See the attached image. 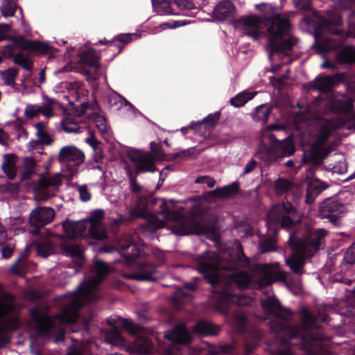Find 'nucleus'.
<instances>
[{
    "label": "nucleus",
    "instance_id": "nucleus-50",
    "mask_svg": "<svg viewBox=\"0 0 355 355\" xmlns=\"http://www.w3.org/2000/svg\"><path fill=\"white\" fill-rule=\"evenodd\" d=\"M55 103V101L51 98H47V103L42 107H38L39 114H42L46 117H51L53 115L52 105Z\"/></svg>",
    "mask_w": 355,
    "mask_h": 355
},
{
    "label": "nucleus",
    "instance_id": "nucleus-59",
    "mask_svg": "<svg viewBox=\"0 0 355 355\" xmlns=\"http://www.w3.org/2000/svg\"><path fill=\"white\" fill-rule=\"evenodd\" d=\"M87 167L89 170L98 171L101 174V176H102L101 178H106L105 175V173L104 171L103 166L100 165L96 160H95L94 162H88L87 164Z\"/></svg>",
    "mask_w": 355,
    "mask_h": 355
},
{
    "label": "nucleus",
    "instance_id": "nucleus-17",
    "mask_svg": "<svg viewBox=\"0 0 355 355\" xmlns=\"http://www.w3.org/2000/svg\"><path fill=\"white\" fill-rule=\"evenodd\" d=\"M54 217L55 211L52 208L39 207L31 212L29 221L32 226L42 227L52 222Z\"/></svg>",
    "mask_w": 355,
    "mask_h": 355
},
{
    "label": "nucleus",
    "instance_id": "nucleus-27",
    "mask_svg": "<svg viewBox=\"0 0 355 355\" xmlns=\"http://www.w3.org/2000/svg\"><path fill=\"white\" fill-rule=\"evenodd\" d=\"M270 142V146L262 145L259 149L257 153L258 157L260 159L263 160L266 164H270L278 162L279 157L274 146L272 141Z\"/></svg>",
    "mask_w": 355,
    "mask_h": 355
},
{
    "label": "nucleus",
    "instance_id": "nucleus-45",
    "mask_svg": "<svg viewBox=\"0 0 355 355\" xmlns=\"http://www.w3.org/2000/svg\"><path fill=\"white\" fill-rule=\"evenodd\" d=\"M3 78L4 83L8 86H14L15 85V79L18 75V69L16 68H8L3 73Z\"/></svg>",
    "mask_w": 355,
    "mask_h": 355
},
{
    "label": "nucleus",
    "instance_id": "nucleus-47",
    "mask_svg": "<svg viewBox=\"0 0 355 355\" xmlns=\"http://www.w3.org/2000/svg\"><path fill=\"white\" fill-rule=\"evenodd\" d=\"M10 41L15 47L29 51L32 40H26L24 36L20 35L10 37Z\"/></svg>",
    "mask_w": 355,
    "mask_h": 355
},
{
    "label": "nucleus",
    "instance_id": "nucleus-60",
    "mask_svg": "<svg viewBox=\"0 0 355 355\" xmlns=\"http://www.w3.org/2000/svg\"><path fill=\"white\" fill-rule=\"evenodd\" d=\"M97 128L102 132H105L107 129L106 119L104 116L97 115L94 119Z\"/></svg>",
    "mask_w": 355,
    "mask_h": 355
},
{
    "label": "nucleus",
    "instance_id": "nucleus-57",
    "mask_svg": "<svg viewBox=\"0 0 355 355\" xmlns=\"http://www.w3.org/2000/svg\"><path fill=\"white\" fill-rule=\"evenodd\" d=\"M14 309L15 306L12 304L0 302V319L10 313Z\"/></svg>",
    "mask_w": 355,
    "mask_h": 355
},
{
    "label": "nucleus",
    "instance_id": "nucleus-44",
    "mask_svg": "<svg viewBox=\"0 0 355 355\" xmlns=\"http://www.w3.org/2000/svg\"><path fill=\"white\" fill-rule=\"evenodd\" d=\"M51 46L44 42L32 40L30 47V52L38 54H46L50 51Z\"/></svg>",
    "mask_w": 355,
    "mask_h": 355
},
{
    "label": "nucleus",
    "instance_id": "nucleus-20",
    "mask_svg": "<svg viewBox=\"0 0 355 355\" xmlns=\"http://www.w3.org/2000/svg\"><path fill=\"white\" fill-rule=\"evenodd\" d=\"M134 35V34L130 33H121L114 37L112 40H100L95 45L107 44L109 48H114L116 52L114 53V56H116L122 51L123 45L132 42Z\"/></svg>",
    "mask_w": 355,
    "mask_h": 355
},
{
    "label": "nucleus",
    "instance_id": "nucleus-53",
    "mask_svg": "<svg viewBox=\"0 0 355 355\" xmlns=\"http://www.w3.org/2000/svg\"><path fill=\"white\" fill-rule=\"evenodd\" d=\"M343 259L347 264L355 263V243H354L345 252Z\"/></svg>",
    "mask_w": 355,
    "mask_h": 355
},
{
    "label": "nucleus",
    "instance_id": "nucleus-26",
    "mask_svg": "<svg viewBox=\"0 0 355 355\" xmlns=\"http://www.w3.org/2000/svg\"><path fill=\"white\" fill-rule=\"evenodd\" d=\"M17 159L18 157L12 153L4 155L1 168L6 178H16L17 169L19 168L17 166Z\"/></svg>",
    "mask_w": 355,
    "mask_h": 355
},
{
    "label": "nucleus",
    "instance_id": "nucleus-34",
    "mask_svg": "<svg viewBox=\"0 0 355 355\" xmlns=\"http://www.w3.org/2000/svg\"><path fill=\"white\" fill-rule=\"evenodd\" d=\"M17 10H19V14L23 17V10L21 7H18L14 0H3L1 6V12L4 17L14 16Z\"/></svg>",
    "mask_w": 355,
    "mask_h": 355
},
{
    "label": "nucleus",
    "instance_id": "nucleus-5",
    "mask_svg": "<svg viewBox=\"0 0 355 355\" xmlns=\"http://www.w3.org/2000/svg\"><path fill=\"white\" fill-rule=\"evenodd\" d=\"M238 23L241 26L243 33L254 40H259L262 36L261 26L266 27L268 46L272 52H286L292 50L296 44V38L288 36L291 23L290 19L281 14H266L263 16L256 15H244L239 18Z\"/></svg>",
    "mask_w": 355,
    "mask_h": 355
},
{
    "label": "nucleus",
    "instance_id": "nucleus-63",
    "mask_svg": "<svg viewBox=\"0 0 355 355\" xmlns=\"http://www.w3.org/2000/svg\"><path fill=\"white\" fill-rule=\"evenodd\" d=\"M24 114L28 119H33L39 114V108H35L34 106L27 107Z\"/></svg>",
    "mask_w": 355,
    "mask_h": 355
},
{
    "label": "nucleus",
    "instance_id": "nucleus-14",
    "mask_svg": "<svg viewBox=\"0 0 355 355\" xmlns=\"http://www.w3.org/2000/svg\"><path fill=\"white\" fill-rule=\"evenodd\" d=\"M331 152V147H322V146L313 144L311 148L304 151L302 163V164H310L308 170L311 171V175H313L315 169L322 166L323 160Z\"/></svg>",
    "mask_w": 355,
    "mask_h": 355
},
{
    "label": "nucleus",
    "instance_id": "nucleus-25",
    "mask_svg": "<svg viewBox=\"0 0 355 355\" xmlns=\"http://www.w3.org/2000/svg\"><path fill=\"white\" fill-rule=\"evenodd\" d=\"M327 188V185L320 179H310L307 183L306 202L312 204L317 196Z\"/></svg>",
    "mask_w": 355,
    "mask_h": 355
},
{
    "label": "nucleus",
    "instance_id": "nucleus-9",
    "mask_svg": "<svg viewBox=\"0 0 355 355\" xmlns=\"http://www.w3.org/2000/svg\"><path fill=\"white\" fill-rule=\"evenodd\" d=\"M302 21L307 25L314 27L315 41L312 49L318 54L324 55L328 51V43L326 40L322 38L324 30H329L332 26H340L343 24L341 17L335 14L331 19H327L323 16H318L315 14L307 15L302 18Z\"/></svg>",
    "mask_w": 355,
    "mask_h": 355
},
{
    "label": "nucleus",
    "instance_id": "nucleus-52",
    "mask_svg": "<svg viewBox=\"0 0 355 355\" xmlns=\"http://www.w3.org/2000/svg\"><path fill=\"white\" fill-rule=\"evenodd\" d=\"M148 223L150 230H157L166 226V221L158 218L154 215L150 216Z\"/></svg>",
    "mask_w": 355,
    "mask_h": 355
},
{
    "label": "nucleus",
    "instance_id": "nucleus-33",
    "mask_svg": "<svg viewBox=\"0 0 355 355\" xmlns=\"http://www.w3.org/2000/svg\"><path fill=\"white\" fill-rule=\"evenodd\" d=\"M272 112V107L267 104L257 106L251 114L252 119L256 122L266 123Z\"/></svg>",
    "mask_w": 355,
    "mask_h": 355
},
{
    "label": "nucleus",
    "instance_id": "nucleus-6",
    "mask_svg": "<svg viewBox=\"0 0 355 355\" xmlns=\"http://www.w3.org/2000/svg\"><path fill=\"white\" fill-rule=\"evenodd\" d=\"M327 234L324 229L312 230L309 227L297 228L290 234L288 243L293 253L286 262L293 272L297 275L304 272V260L318 250Z\"/></svg>",
    "mask_w": 355,
    "mask_h": 355
},
{
    "label": "nucleus",
    "instance_id": "nucleus-49",
    "mask_svg": "<svg viewBox=\"0 0 355 355\" xmlns=\"http://www.w3.org/2000/svg\"><path fill=\"white\" fill-rule=\"evenodd\" d=\"M259 248L263 252L273 251L275 249V240L273 238L265 239L261 241Z\"/></svg>",
    "mask_w": 355,
    "mask_h": 355
},
{
    "label": "nucleus",
    "instance_id": "nucleus-61",
    "mask_svg": "<svg viewBox=\"0 0 355 355\" xmlns=\"http://www.w3.org/2000/svg\"><path fill=\"white\" fill-rule=\"evenodd\" d=\"M67 355H89L86 350L79 346H71L68 349Z\"/></svg>",
    "mask_w": 355,
    "mask_h": 355
},
{
    "label": "nucleus",
    "instance_id": "nucleus-11",
    "mask_svg": "<svg viewBox=\"0 0 355 355\" xmlns=\"http://www.w3.org/2000/svg\"><path fill=\"white\" fill-rule=\"evenodd\" d=\"M300 220V214L287 202L283 205H274L268 213L266 223L268 225L277 223L284 228L291 230Z\"/></svg>",
    "mask_w": 355,
    "mask_h": 355
},
{
    "label": "nucleus",
    "instance_id": "nucleus-3",
    "mask_svg": "<svg viewBox=\"0 0 355 355\" xmlns=\"http://www.w3.org/2000/svg\"><path fill=\"white\" fill-rule=\"evenodd\" d=\"M108 271L107 266L103 261L96 260L94 269L87 280L72 293L64 297L62 307L58 315L49 317L47 309L38 307L31 310V325L40 334L50 336L54 334L62 336L64 326L74 323L78 318V309L83 305L99 299L98 285L104 279Z\"/></svg>",
    "mask_w": 355,
    "mask_h": 355
},
{
    "label": "nucleus",
    "instance_id": "nucleus-51",
    "mask_svg": "<svg viewBox=\"0 0 355 355\" xmlns=\"http://www.w3.org/2000/svg\"><path fill=\"white\" fill-rule=\"evenodd\" d=\"M291 187L292 185L289 179H277L275 182V189L279 193L288 191Z\"/></svg>",
    "mask_w": 355,
    "mask_h": 355
},
{
    "label": "nucleus",
    "instance_id": "nucleus-28",
    "mask_svg": "<svg viewBox=\"0 0 355 355\" xmlns=\"http://www.w3.org/2000/svg\"><path fill=\"white\" fill-rule=\"evenodd\" d=\"M193 331L196 335L202 336L216 335L219 331V328L208 321L201 320L196 324Z\"/></svg>",
    "mask_w": 355,
    "mask_h": 355
},
{
    "label": "nucleus",
    "instance_id": "nucleus-15",
    "mask_svg": "<svg viewBox=\"0 0 355 355\" xmlns=\"http://www.w3.org/2000/svg\"><path fill=\"white\" fill-rule=\"evenodd\" d=\"M49 165L50 163L44 165L42 170L40 166L36 164L35 160L31 157H26L22 159L21 173L19 178H31L33 175H38L40 178H49ZM52 178H66L65 175L57 173Z\"/></svg>",
    "mask_w": 355,
    "mask_h": 355
},
{
    "label": "nucleus",
    "instance_id": "nucleus-24",
    "mask_svg": "<svg viewBox=\"0 0 355 355\" xmlns=\"http://www.w3.org/2000/svg\"><path fill=\"white\" fill-rule=\"evenodd\" d=\"M234 6L230 0L220 1L213 11V17L218 21H225L234 12Z\"/></svg>",
    "mask_w": 355,
    "mask_h": 355
},
{
    "label": "nucleus",
    "instance_id": "nucleus-43",
    "mask_svg": "<svg viewBox=\"0 0 355 355\" xmlns=\"http://www.w3.org/2000/svg\"><path fill=\"white\" fill-rule=\"evenodd\" d=\"M28 261L25 259V254H21L19 260L10 267V271L19 275H24L31 268H28Z\"/></svg>",
    "mask_w": 355,
    "mask_h": 355
},
{
    "label": "nucleus",
    "instance_id": "nucleus-4",
    "mask_svg": "<svg viewBox=\"0 0 355 355\" xmlns=\"http://www.w3.org/2000/svg\"><path fill=\"white\" fill-rule=\"evenodd\" d=\"M187 202H191L193 205V207L190 211L191 216L189 218L184 217L182 213L184 207L176 205L173 200L155 199L150 194H148V196H141L137 200L135 207L128 208V219L145 217L150 206L158 205L160 209L159 213L165 220L174 223L171 229L175 234L186 235L190 233L198 234L207 233V228L194 216V215L198 214L201 211L199 202H193L192 198L187 200Z\"/></svg>",
    "mask_w": 355,
    "mask_h": 355
},
{
    "label": "nucleus",
    "instance_id": "nucleus-54",
    "mask_svg": "<svg viewBox=\"0 0 355 355\" xmlns=\"http://www.w3.org/2000/svg\"><path fill=\"white\" fill-rule=\"evenodd\" d=\"M174 6L180 10H191L194 8L192 0H173Z\"/></svg>",
    "mask_w": 355,
    "mask_h": 355
},
{
    "label": "nucleus",
    "instance_id": "nucleus-64",
    "mask_svg": "<svg viewBox=\"0 0 355 355\" xmlns=\"http://www.w3.org/2000/svg\"><path fill=\"white\" fill-rule=\"evenodd\" d=\"M62 129L67 133H78L80 132V127L77 125V124H73L71 126L70 124H67L66 123L62 124Z\"/></svg>",
    "mask_w": 355,
    "mask_h": 355
},
{
    "label": "nucleus",
    "instance_id": "nucleus-1",
    "mask_svg": "<svg viewBox=\"0 0 355 355\" xmlns=\"http://www.w3.org/2000/svg\"><path fill=\"white\" fill-rule=\"evenodd\" d=\"M249 259L243 254L238 241L234 242V250L220 253L207 252L198 257V270L207 282L216 287L218 300L216 308L223 313L229 311L228 306L250 305L252 299L240 295L239 290L245 288H261L270 285L279 278V263L259 264L250 272H232L234 270L248 268Z\"/></svg>",
    "mask_w": 355,
    "mask_h": 355
},
{
    "label": "nucleus",
    "instance_id": "nucleus-35",
    "mask_svg": "<svg viewBox=\"0 0 355 355\" xmlns=\"http://www.w3.org/2000/svg\"><path fill=\"white\" fill-rule=\"evenodd\" d=\"M295 8L297 10L305 12L303 18L307 15H312L315 14L318 16H321L318 12L314 10L312 2L313 0H291Z\"/></svg>",
    "mask_w": 355,
    "mask_h": 355
},
{
    "label": "nucleus",
    "instance_id": "nucleus-37",
    "mask_svg": "<svg viewBox=\"0 0 355 355\" xmlns=\"http://www.w3.org/2000/svg\"><path fill=\"white\" fill-rule=\"evenodd\" d=\"M333 85L334 80L330 76H318L315 79L314 87L320 92L327 93L331 89Z\"/></svg>",
    "mask_w": 355,
    "mask_h": 355
},
{
    "label": "nucleus",
    "instance_id": "nucleus-16",
    "mask_svg": "<svg viewBox=\"0 0 355 355\" xmlns=\"http://www.w3.org/2000/svg\"><path fill=\"white\" fill-rule=\"evenodd\" d=\"M345 211V207L343 204L334 199H326L320 206V217L322 218H329L334 223Z\"/></svg>",
    "mask_w": 355,
    "mask_h": 355
},
{
    "label": "nucleus",
    "instance_id": "nucleus-38",
    "mask_svg": "<svg viewBox=\"0 0 355 355\" xmlns=\"http://www.w3.org/2000/svg\"><path fill=\"white\" fill-rule=\"evenodd\" d=\"M257 92H243L234 97L232 98L230 101V104L235 107H240L244 105L247 102L250 100L252 99Z\"/></svg>",
    "mask_w": 355,
    "mask_h": 355
},
{
    "label": "nucleus",
    "instance_id": "nucleus-13",
    "mask_svg": "<svg viewBox=\"0 0 355 355\" xmlns=\"http://www.w3.org/2000/svg\"><path fill=\"white\" fill-rule=\"evenodd\" d=\"M58 160L65 164L69 168V178H73L78 173V167L85 160L84 153L74 146H66L60 148Z\"/></svg>",
    "mask_w": 355,
    "mask_h": 355
},
{
    "label": "nucleus",
    "instance_id": "nucleus-58",
    "mask_svg": "<svg viewBox=\"0 0 355 355\" xmlns=\"http://www.w3.org/2000/svg\"><path fill=\"white\" fill-rule=\"evenodd\" d=\"M256 8L257 10H259L261 12H263V15L261 16H263L266 14H277L274 8L269 4L267 3H261L256 5Z\"/></svg>",
    "mask_w": 355,
    "mask_h": 355
},
{
    "label": "nucleus",
    "instance_id": "nucleus-29",
    "mask_svg": "<svg viewBox=\"0 0 355 355\" xmlns=\"http://www.w3.org/2000/svg\"><path fill=\"white\" fill-rule=\"evenodd\" d=\"M80 62L83 65L94 68L98 70L100 69V57H98L95 51L92 49L84 51L80 54Z\"/></svg>",
    "mask_w": 355,
    "mask_h": 355
},
{
    "label": "nucleus",
    "instance_id": "nucleus-22",
    "mask_svg": "<svg viewBox=\"0 0 355 355\" xmlns=\"http://www.w3.org/2000/svg\"><path fill=\"white\" fill-rule=\"evenodd\" d=\"M137 268L132 278L142 281H155L156 277L154 275L156 272V267L147 262L137 263Z\"/></svg>",
    "mask_w": 355,
    "mask_h": 355
},
{
    "label": "nucleus",
    "instance_id": "nucleus-18",
    "mask_svg": "<svg viewBox=\"0 0 355 355\" xmlns=\"http://www.w3.org/2000/svg\"><path fill=\"white\" fill-rule=\"evenodd\" d=\"M165 337L173 343L174 347L179 344L189 343L192 339L191 334L186 328L185 324L182 322L178 324L172 330L167 331L165 334Z\"/></svg>",
    "mask_w": 355,
    "mask_h": 355
},
{
    "label": "nucleus",
    "instance_id": "nucleus-19",
    "mask_svg": "<svg viewBox=\"0 0 355 355\" xmlns=\"http://www.w3.org/2000/svg\"><path fill=\"white\" fill-rule=\"evenodd\" d=\"M268 140L272 141L279 159L284 157H289L293 155L296 150L293 138L291 135L282 140H279L277 139L276 135L270 134L268 135Z\"/></svg>",
    "mask_w": 355,
    "mask_h": 355
},
{
    "label": "nucleus",
    "instance_id": "nucleus-31",
    "mask_svg": "<svg viewBox=\"0 0 355 355\" xmlns=\"http://www.w3.org/2000/svg\"><path fill=\"white\" fill-rule=\"evenodd\" d=\"M153 3L160 15H178L180 14L174 8L173 0L153 1Z\"/></svg>",
    "mask_w": 355,
    "mask_h": 355
},
{
    "label": "nucleus",
    "instance_id": "nucleus-46",
    "mask_svg": "<svg viewBox=\"0 0 355 355\" xmlns=\"http://www.w3.org/2000/svg\"><path fill=\"white\" fill-rule=\"evenodd\" d=\"M13 62L26 71H31L33 69V62L28 58L23 56L21 53L15 54Z\"/></svg>",
    "mask_w": 355,
    "mask_h": 355
},
{
    "label": "nucleus",
    "instance_id": "nucleus-40",
    "mask_svg": "<svg viewBox=\"0 0 355 355\" xmlns=\"http://www.w3.org/2000/svg\"><path fill=\"white\" fill-rule=\"evenodd\" d=\"M237 184L233 183L232 184L213 190L210 191V194L215 197L226 198L235 194L237 192Z\"/></svg>",
    "mask_w": 355,
    "mask_h": 355
},
{
    "label": "nucleus",
    "instance_id": "nucleus-23",
    "mask_svg": "<svg viewBox=\"0 0 355 355\" xmlns=\"http://www.w3.org/2000/svg\"><path fill=\"white\" fill-rule=\"evenodd\" d=\"M118 245L121 250H128L131 248V252L124 253L123 256L127 259L129 264L132 263L133 259L140 255V250L135 244V239L130 238L128 235H123L118 241Z\"/></svg>",
    "mask_w": 355,
    "mask_h": 355
},
{
    "label": "nucleus",
    "instance_id": "nucleus-7",
    "mask_svg": "<svg viewBox=\"0 0 355 355\" xmlns=\"http://www.w3.org/2000/svg\"><path fill=\"white\" fill-rule=\"evenodd\" d=\"M104 211L101 209L94 211L90 216L79 221L65 220L62 228L65 236L69 239L90 236L92 238L102 240L107 238V232L102 225Z\"/></svg>",
    "mask_w": 355,
    "mask_h": 355
},
{
    "label": "nucleus",
    "instance_id": "nucleus-21",
    "mask_svg": "<svg viewBox=\"0 0 355 355\" xmlns=\"http://www.w3.org/2000/svg\"><path fill=\"white\" fill-rule=\"evenodd\" d=\"M353 108L354 102L349 98L338 100L334 104L336 112L345 116L349 122L355 128V112L352 113Z\"/></svg>",
    "mask_w": 355,
    "mask_h": 355
},
{
    "label": "nucleus",
    "instance_id": "nucleus-42",
    "mask_svg": "<svg viewBox=\"0 0 355 355\" xmlns=\"http://www.w3.org/2000/svg\"><path fill=\"white\" fill-rule=\"evenodd\" d=\"M35 127L37 130V137L40 142L45 145H51L53 142L52 137L44 131V125L42 122L35 123Z\"/></svg>",
    "mask_w": 355,
    "mask_h": 355
},
{
    "label": "nucleus",
    "instance_id": "nucleus-32",
    "mask_svg": "<svg viewBox=\"0 0 355 355\" xmlns=\"http://www.w3.org/2000/svg\"><path fill=\"white\" fill-rule=\"evenodd\" d=\"M220 112H216L214 114H209L200 122H192L191 127L195 130H199L204 125L207 128H214L220 118Z\"/></svg>",
    "mask_w": 355,
    "mask_h": 355
},
{
    "label": "nucleus",
    "instance_id": "nucleus-48",
    "mask_svg": "<svg viewBox=\"0 0 355 355\" xmlns=\"http://www.w3.org/2000/svg\"><path fill=\"white\" fill-rule=\"evenodd\" d=\"M118 322L125 329L128 330L130 334L135 336H137L140 331V327L135 324L130 320L119 318Z\"/></svg>",
    "mask_w": 355,
    "mask_h": 355
},
{
    "label": "nucleus",
    "instance_id": "nucleus-10",
    "mask_svg": "<svg viewBox=\"0 0 355 355\" xmlns=\"http://www.w3.org/2000/svg\"><path fill=\"white\" fill-rule=\"evenodd\" d=\"M150 145L152 153H141L137 151L129 155L130 160L133 163L136 175L141 173L155 171L157 168L155 157L162 160L168 159V155L164 153L162 146L159 143L152 141Z\"/></svg>",
    "mask_w": 355,
    "mask_h": 355
},
{
    "label": "nucleus",
    "instance_id": "nucleus-2",
    "mask_svg": "<svg viewBox=\"0 0 355 355\" xmlns=\"http://www.w3.org/2000/svg\"><path fill=\"white\" fill-rule=\"evenodd\" d=\"M264 313L272 316L270 322V329L278 335L276 338V349L270 355H294L291 347L295 343L293 340L299 338L301 347L309 355H319L323 334L319 329L317 320L306 308L301 311L300 326H293V315L286 309H283L279 300L273 295H264L261 300ZM209 355H238L235 344H223L211 346Z\"/></svg>",
    "mask_w": 355,
    "mask_h": 355
},
{
    "label": "nucleus",
    "instance_id": "nucleus-12",
    "mask_svg": "<svg viewBox=\"0 0 355 355\" xmlns=\"http://www.w3.org/2000/svg\"><path fill=\"white\" fill-rule=\"evenodd\" d=\"M234 324L235 328L241 334H245V355L250 354L257 346L261 338V332L257 328L248 329L247 318L245 315L240 311L235 313L234 317Z\"/></svg>",
    "mask_w": 355,
    "mask_h": 355
},
{
    "label": "nucleus",
    "instance_id": "nucleus-30",
    "mask_svg": "<svg viewBox=\"0 0 355 355\" xmlns=\"http://www.w3.org/2000/svg\"><path fill=\"white\" fill-rule=\"evenodd\" d=\"M334 130L333 123L330 121H327L320 127L314 144H317V146L325 144Z\"/></svg>",
    "mask_w": 355,
    "mask_h": 355
},
{
    "label": "nucleus",
    "instance_id": "nucleus-36",
    "mask_svg": "<svg viewBox=\"0 0 355 355\" xmlns=\"http://www.w3.org/2000/svg\"><path fill=\"white\" fill-rule=\"evenodd\" d=\"M105 339L107 343L112 345L121 347L125 344V340L120 331L114 326L105 333Z\"/></svg>",
    "mask_w": 355,
    "mask_h": 355
},
{
    "label": "nucleus",
    "instance_id": "nucleus-8",
    "mask_svg": "<svg viewBox=\"0 0 355 355\" xmlns=\"http://www.w3.org/2000/svg\"><path fill=\"white\" fill-rule=\"evenodd\" d=\"M59 244L67 256L71 257L77 267H81L84 263L83 249L73 241L66 239L63 235L47 233V236L40 241L35 243L37 254L42 257H46L53 252V246Z\"/></svg>",
    "mask_w": 355,
    "mask_h": 355
},
{
    "label": "nucleus",
    "instance_id": "nucleus-56",
    "mask_svg": "<svg viewBox=\"0 0 355 355\" xmlns=\"http://www.w3.org/2000/svg\"><path fill=\"white\" fill-rule=\"evenodd\" d=\"M191 154V149L183 150L180 152L168 155V159L173 161L182 160Z\"/></svg>",
    "mask_w": 355,
    "mask_h": 355
},
{
    "label": "nucleus",
    "instance_id": "nucleus-55",
    "mask_svg": "<svg viewBox=\"0 0 355 355\" xmlns=\"http://www.w3.org/2000/svg\"><path fill=\"white\" fill-rule=\"evenodd\" d=\"M77 190L78 191L80 199L83 202H87L91 198V193L88 190L86 184L76 185Z\"/></svg>",
    "mask_w": 355,
    "mask_h": 355
},
{
    "label": "nucleus",
    "instance_id": "nucleus-39",
    "mask_svg": "<svg viewBox=\"0 0 355 355\" xmlns=\"http://www.w3.org/2000/svg\"><path fill=\"white\" fill-rule=\"evenodd\" d=\"M337 59L340 62L345 64L355 62V48L352 46H345L338 54Z\"/></svg>",
    "mask_w": 355,
    "mask_h": 355
},
{
    "label": "nucleus",
    "instance_id": "nucleus-62",
    "mask_svg": "<svg viewBox=\"0 0 355 355\" xmlns=\"http://www.w3.org/2000/svg\"><path fill=\"white\" fill-rule=\"evenodd\" d=\"M15 46L12 43L10 44H7L3 46L2 53L5 58H14L15 55L14 54Z\"/></svg>",
    "mask_w": 355,
    "mask_h": 355
},
{
    "label": "nucleus",
    "instance_id": "nucleus-41",
    "mask_svg": "<svg viewBox=\"0 0 355 355\" xmlns=\"http://www.w3.org/2000/svg\"><path fill=\"white\" fill-rule=\"evenodd\" d=\"M134 346L135 351L139 354H148L152 349L151 341L145 336H138Z\"/></svg>",
    "mask_w": 355,
    "mask_h": 355
}]
</instances>
